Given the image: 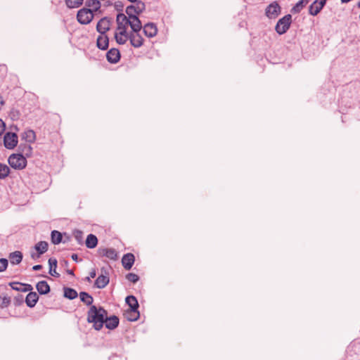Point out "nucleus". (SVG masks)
<instances>
[{"mask_svg":"<svg viewBox=\"0 0 360 360\" xmlns=\"http://www.w3.org/2000/svg\"><path fill=\"white\" fill-rule=\"evenodd\" d=\"M11 300L9 296L6 294H0V307L1 309L8 307L11 304Z\"/></svg>","mask_w":360,"mask_h":360,"instance_id":"2f4dec72","label":"nucleus"},{"mask_svg":"<svg viewBox=\"0 0 360 360\" xmlns=\"http://www.w3.org/2000/svg\"><path fill=\"white\" fill-rule=\"evenodd\" d=\"M84 0H65L66 6L70 8H75L79 7Z\"/></svg>","mask_w":360,"mask_h":360,"instance_id":"f704fd0d","label":"nucleus"},{"mask_svg":"<svg viewBox=\"0 0 360 360\" xmlns=\"http://www.w3.org/2000/svg\"><path fill=\"white\" fill-rule=\"evenodd\" d=\"M5 104V101L3 97L0 95V106H3Z\"/></svg>","mask_w":360,"mask_h":360,"instance_id":"864d4df0","label":"nucleus"},{"mask_svg":"<svg viewBox=\"0 0 360 360\" xmlns=\"http://www.w3.org/2000/svg\"><path fill=\"white\" fill-rule=\"evenodd\" d=\"M143 29L144 34L149 38L156 36L158 33V28L153 22L146 23Z\"/></svg>","mask_w":360,"mask_h":360,"instance_id":"4468645a","label":"nucleus"},{"mask_svg":"<svg viewBox=\"0 0 360 360\" xmlns=\"http://www.w3.org/2000/svg\"><path fill=\"white\" fill-rule=\"evenodd\" d=\"M126 278L133 283H136L139 280V276L136 274H134V273H129L126 275Z\"/></svg>","mask_w":360,"mask_h":360,"instance_id":"58836bf2","label":"nucleus"},{"mask_svg":"<svg viewBox=\"0 0 360 360\" xmlns=\"http://www.w3.org/2000/svg\"><path fill=\"white\" fill-rule=\"evenodd\" d=\"M25 139H28L30 142L34 141L35 139V133L33 130H28L25 133Z\"/></svg>","mask_w":360,"mask_h":360,"instance_id":"37998d69","label":"nucleus"},{"mask_svg":"<svg viewBox=\"0 0 360 360\" xmlns=\"http://www.w3.org/2000/svg\"><path fill=\"white\" fill-rule=\"evenodd\" d=\"M359 8H360V1L357 4Z\"/></svg>","mask_w":360,"mask_h":360,"instance_id":"4d7b16f0","label":"nucleus"},{"mask_svg":"<svg viewBox=\"0 0 360 360\" xmlns=\"http://www.w3.org/2000/svg\"><path fill=\"white\" fill-rule=\"evenodd\" d=\"M41 254H39L38 252H32L31 253V257L34 259H39L40 257H41Z\"/></svg>","mask_w":360,"mask_h":360,"instance_id":"09e8293b","label":"nucleus"},{"mask_svg":"<svg viewBox=\"0 0 360 360\" xmlns=\"http://www.w3.org/2000/svg\"><path fill=\"white\" fill-rule=\"evenodd\" d=\"M8 264V260L6 259H0V272H3L7 269Z\"/></svg>","mask_w":360,"mask_h":360,"instance_id":"c03bdc74","label":"nucleus"},{"mask_svg":"<svg viewBox=\"0 0 360 360\" xmlns=\"http://www.w3.org/2000/svg\"><path fill=\"white\" fill-rule=\"evenodd\" d=\"M292 22V15L290 14H287L277 22L275 30L276 32L281 35L285 34L290 28Z\"/></svg>","mask_w":360,"mask_h":360,"instance_id":"f03ea898","label":"nucleus"},{"mask_svg":"<svg viewBox=\"0 0 360 360\" xmlns=\"http://www.w3.org/2000/svg\"><path fill=\"white\" fill-rule=\"evenodd\" d=\"M8 163L15 169H22L27 165V160L22 154H12L8 158Z\"/></svg>","mask_w":360,"mask_h":360,"instance_id":"7ed1b4c3","label":"nucleus"},{"mask_svg":"<svg viewBox=\"0 0 360 360\" xmlns=\"http://www.w3.org/2000/svg\"><path fill=\"white\" fill-rule=\"evenodd\" d=\"M24 302V297L22 295H18L13 299V304L15 306H20Z\"/></svg>","mask_w":360,"mask_h":360,"instance_id":"79ce46f5","label":"nucleus"},{"mask_svg":"<svg viewBox=\"0 0 360 360\" xmlns=\"http://www.w3.org/2000/svg\"><path fill=\"white\" fill-rule=\"evenodd\" d=\"M107 315L108 312L103 307L91 305L87 312V321L93 323L95 330H100L106 321Z\"/></svg>","mask_w":360,"mask_h":360,"instance_id":"f257e3e1","label":"nucleus"},{"mask_svg":"<svg viewBox=\"0 0 360 360\" xmlns=\"http://www.w3.org/2000/svg\"><path fill=\"white\" fill-rule=\"evenodd\" d=\"M309 3V0H300L292 8L294 13H300L302 8Z\"/></svg>","mask_w":360,"mask_h":360,"instance_id":"c85d7f7f","label":"nucleus"},{"mask_svg":"<svg viewBox=\"0 0 360 360\" xmlns=\"http://www.w3.org/2000/svg\"><path fill=\"white\" fill-rule=\"evenodd\" d=\"M126 13L128 15V18H132L133 16H136L139 14H136V11H135V9H134V5H130V6H128L127 8H126Z\"/></svg>","mask_w":360,"mask_h":360,"instance_id":"4c0bfd02","label":"nucleus"},{"mask_svg":"<svg viewBox=\"0 0 360 360\" xmlns=\"http://www.w3.org/2000/svg\"><path fill=\"white\" fill-rule=\"evenodd\" d=\"M62 238L63 236L60 232L56 230L51 232V239L52 243H53L54 245L59 244L62 241Z\"/></svg>","mask_w":360,"mask_h":360,"instance_id":"7c9ffc66","label":"nucleus"},{"mask_svg":"<svg viewBox=\"0 0 360 360\" xmlns=\"http://www.w3.org/2000/svg\"><path fill=\"white\" fill-rule=\"evenodd\" d=\"M6 129V125L4 122L0 119V136L4 132Z\"/></svg>","mask_w":360,"mask_h":360,"instance_id":"de8ad7c7","label":"nucleus"},{"mask_svg":"<svg viewBox=\"0 0 360 360\" xmlns=\"http://www.w3.org/2000/svg\"><path fill=\"white\" fill-rule=\"evenodd\" d=\"M106 58L110 63H117L120 59V53L117 49L112 48L106 53Z\"/></svg>","mask_w":360,"mask_h":360,"instance_id":"ddd939ff","label":"nucleus"},{"mask_svg":"<svg viewBox=\"0 0 360 360\" xmlns=\"http://www.w3.org/2000/svg\"><path fill=\"white\" fill-rule=\"evenodd\" d=\"M49 244L46 241H40L35 244L34 249L39 254L43 255L48 250Z\"/></svg>","mask_w":360,"mask_h":360,"instance_id":"cd10ccee","label":"nucleus"},{"mask_svg":"<svg viewBox=\"0 0 360 360\" xmlns=\"http://www.w3.org/2000/svg\"><path fill=\"white\" fill-rule=\"evenodd\" d=\"M135 3V5H134L136 14H140L146 8V5L143 2L141 1L137 0Z\"/></svg>","mask_w":360,"mask_h":360,"instance_id":"c9c22d12","label":"nucleus"},{"mask_svg":"<svg viewBox=\"0 0 360 360\" xmlns=\"http://www.w3.org/2000/svg\"><path fill=\"white\" fill-rule=\"evenodd\" d=\"M71 257H72V260H74L75 262H78L79 261L78 255L77 254H72Z\"/></svg>","mask_w":360,"mask_h":360,"instance_id":"603ef678","label":"nucleus"},{"mask_svg":"<svg viewBox=\"0 0 360 360\" xmlns=\"http://www.w3.org/2000/svg\"><path fill=\"white\" fill-rule=\"evenodd\" d=\"M130 44L134 48H139L143 44L144 39L140 34V32L131 31L129 32Z\"/></svg>","mask_w":360,"mask_h":360,"instance_id":"6e6552de","label":"nucleus"},{"mask_svg":"<svg viewBox=\"0 0 360 360\" xmlns=\"http://www.w3.org/2000/svg\"><path fill=\"white\" fill-rule=\"evenodd\" d=\"M130 19L127 17L124 13H118L117 15L116 21L117 24V30H127L129 24H130Z\"/></svg>","mask_w":360,"mask_h":360,"instance_id":"9b49d317","label":"nucleus"},{"mask_svg":"<svg viewBox=\"0 0 360 360\" xmlns=\"http://www.w3.org/2000/svg\"><path fill=\"white\" fill-rule=\"evenodd\" d=\"M96 276V271L95 269H93L90 273H89V276L91 278H95Z\"/></svg>","mask_w":360,"mask_h":360,"instance_id":"8fccbe9b","label":"nucleus"},{"mask_svg":"<svg viewBox=\"0 0 360 360\" xmlns=\"http://www.w3.org/2000/svg\"><path fill=\"white\" fill-rule=\"evenodd\" d=\"M281 12V8L277 1L271 3L265 10V15L270 19L276 18Z\"/></svg>","mask_w":360,"mask_h":360,"instance_id":"39448f33","label":"nucleus"},{"mask_svg":"<svg viewBox=\"0 0 360 360\" xmlns=\"http://www.w3.org/2000/svg\"><path fill=\"white\" fill-rule=\"evenodd\" d=\"M41 269H42V266L41 264H37L32 267V269L34 271H39V270H41Z\"/></svg>","mask_w":360,"mask_h":360,"instance_id":"3c124183","label":"nucleus"},{"mask_svg":"<svg viewBox=\"0 0 360 360\" xmlns=\"http://www.w3.org/2000/svg\"><path fill=\"white\" fill-rule=\"evenodd\" d=\"M73 236L77 243L80 245L83 243V232L80 230H75Z\"/></svg>","mask_w":360,"mask_h":360,"instance_id":"e433bc0d","label":"nucleus"},{"mask_svg":"<svg viewBox=\"0 0 360 360\" xmlns=\"http://www.w3.org/2000/svg\"><path fill=\"white\" fill-rule=\"evenodd\" d=\"M57 259L55 258H50L49 259V274L54 277L60 276V274L56 271V269L57 267Z\"/></svg>","mask_w":360,"mask_h":360,"instance_id":"393cba45","label":"nucleus"},{"mask_svg":"<svg viewBox=\"0 0 360 360\" xmlns=\"http://www.w3.org/2000/svg\"><path fill=\"white\" fill-rule=\"evenodd\" d=\"M326 3V0H315L309 7V13L310 15H316L323 8Z\"/></svg>","mask_w":360,"mask_h":360,"instance_id":"1a4fd4ad","label":"nucleus"},{"mask_svg":"<svg viewBox=\"0 0 360 360\" xmlns=\"http://www.w3.org/2000/svg\"><path fill=\"white\" fill-rule=\"evenodd\" d=\"M38 300L39 296L37 293L36 292H30L27 295L25 302L27 307L32 308L36 305Z\"/></svg>","mask_w":360,"mask_h":360,"instance_id":"dca6fc26","label":"nucleus"},{"mask_svg":"<svg viewBox=\"0 0 360 360\" xmlns=\"http://www.w3.org/2000/svg\"><path fill=\"white\" fill-rule=\"evenodd\" d=\"M125 318L129 321H135L139 318V310L128 309L124 314Z\"/></svg>","mask_w":360,"mask_h":360,"instance_id":"4be33fe9","label":"nucleus"},{"mask_svg":"<svg viewBox=\"0 0 360 360\" xmlns=\"http://www.w3.org/2000/svg\"><path fill=\"white\" fill-rule=\"evenodd\" d=\"M9 258L13 264H18L22 262V254L20 251H15L10 254Z\"/></svg>","mask_w":360,"mask_h":360,"instance_id":"a878e982","label":"nucleus"},{"mask_svg":"<svg viewBox=\"0 0 360 360\" xmlns=\"http://www.w3.org/2000/svg\"><path fill=\"white\" fill-rule=\"evenodd\" d=\"M36 288L40 295H46L50 292V286L46 281H41L36 285Z\"/></svg>","mask_w":360,"mask_h":360,"instance_id":"412c9836","label":"nucleus"},{"mask_svg":"<svg viewBox=\"0 0 360 360\" xmlns=\"http://www.w3.org/2000/svg\"><path fill=\"white\" fill-rule=\"evenodd\" d=\"M125 302L129 305V309L138 310L139 305L136 297L134 295H129L126 297Z\"/></svg>","mask_w":360,"mask_h":360,"instance_id":"b1692460","label":"nucleus"},{"mask_svg":"<svg viewBox=\"0 0 360 360\" xmlns=\"http://www.w3.org/2000/svg\"><path fill=\"white\" fill-rule=\"evenodd\" d=\"M11 288L16 291H21L22 290V283L20 282H11L8 284Z\"/></svg>","mask_w":360,"mask_h":360,"instance_id":"ea45409f","label":"nucleus"},{"mask_svg":"<svg viewBox=\"0 0 360 360\" xmlns=\"http://www.w3.org/2000/svg\"><path fill=\"white\" fill-rule=\"evenodd\" d=\"M85 5L88 8H92V11H97L101 8V2L98 0H86Z\"/></svg>","mask_w":360,"mask_h":360,"instance_id":"473e14b6","label":"nucleus"},{"mask_svg":"<svg viewBox=\"0 0 360 360\" xmlns=\"http://www.w3.org/2000/svg\"><path fill=\"white\" fill-rule=\"evenodd\" d=\"M78 296L77 292L70 288H64V297L69 299L73 300Z\"/></svg>","mask_w":360,"mask_h":360,"instance_id":"c756f323","label":"nucleus"},{"mask_svg":"<svg viewBox=\"0 0 360 360\" xmlns=\"http://www.w3.org/2000/svg\"><path fill=\"white\" fill-rule=\"evenodd\" d=\"M22 292H33V287L30 284L22 283Z\"/></svg>","mask_w":360,"mask_h":360,"instance_id":"49530a36","label":"nucleus"},{"mask_svg":"<svg viewBox=\"0 0 360 360\" xmlns=\"http://www.w3.org/2000/svg\"><path fill=\"white\" fill-rule=\"evenodd\" d=\"M115 34V39L119 44H124L127 40H129V33L127 30H118Z\"/></svg>","mask_w":360,"mask_h":360,"instance_id":"f3484780","label":"nucleus"},{"mask_svg":"<svg viewBox=\"0 0 360 360\" xmlns=\"http://www.w3.org/2000/svg\"><path fill=\"white\" fill-rule=\"evenodd\" d=\"M130 19V24L129 25L130 26L131 31L134 32H140L142 29V24L139 18L137 15L133 16L132 18H129Z\"/></svg>","mask_w":360,"mask_h":360,"instance_id":"6ab92c4d","label":"nucleus"},{"mask_svg":"<svg viewBox=\"0 0 360 360\" xmlns=\"http://www.w3.org/2000/svg\"><path fill=\"white\" fill-rule=\"evenodd\" d=\"M135 257L132 253L124 255L122 259V264L126 270H130L134 263Z\"/></svg>","mask_w":360,"mask_h":360,"instance_id":"2eb2a0df","label":"nucleus"},{"mask_svg":"<svg viewBox=\"0 0 360 360\" xmlns=\"http://www.w3.org/2000/svg\"><path fill=\"white\" fill-rule=\"evenodd\" d=\"M85 244L88 248L92 249L96 248L98 244L97 237L92 233L89 234L86 237Z\"/></svg>","mask_w":360,"mask_h":360,"instance_id":"5701e85b","label":"nucleus"},{"mask_svg":"<svg viewBox=\"0 0 360 360\" xmlns=\"http://www.w3.org/2000/svg\"><path fill=\"white\" fill-rule=\"evenodd\" d=\"M109 39L107 35L101 34L97 38L96 46L101 50H106L108 48Z\"/></svg>","mask_w":360,"mask_h":360,"instance_id":"a211bd4d","label":"nucleus"},{"mask_svg":"<svg viewBox=\"0 0 360 360\" xmlns=\"http://www.w3.org/2000/svg\"><path fill=\"white\" fill-rule=\"evenodd\" d=\"M10 173V168L5 164L0 163V179H5Z\"/></svg>","mask_w":360,"mask_h":360,"instance_id":"72a5a7b5","label":"nucleus"},{"mask_svg":"<svg viewBox=\"0 0 360 360\" xmlns=\"http://www.w3.org/2000/svg\"><path fill=\"white\" fill-rule=\"evenodd\" d=\"M18 144V136L13 132H7L4 137V145L7 149H13Z\"/></svg>","mask_w":360,"mask_h":360,"instance_id":"423d86ee","label":"nucleus"},{"mask_svg":"<svg viewBox=\"0 0 360 360\" xmlns=\"http://www.w3.org/2000/svg\"><path fill=\"white\" fill-rule=\"evenodd\" d=\"M66 272H67V274H69V275H71V276H74V275H75V274H74L73 271H72V270H71V269H68V270H67V271H66Z\"/></svg>","mask_w":360,"mask_h":360,"instance_id":"5fc2aeb1","label":"nucleus"},{"mask_svg":"<svg viewBox=\"0 0 360 360\" xmlns=\"http://www.w3.org/2000/svg\"><path fill=\"white\" fill-rule=\"evenodd\" d=\"M104 323H105V327L108 329L113 330L119 325V318L115 315L110 317L107 316L106 321H105Z\"/></svg>","mask_w":360,"mask_h":360,"instance_id":"aec40b11","label":"nucleus"},{"mask_svg":"<svg viewBox=\"0 0 360 360\" xmlns=\"http://www.w3.org/2000/svg\"><path fill=\"white\" fill-rule=\"evenodd\" d=\"M79 295L80 300L85 304H86L87 306L92 305L94 299L93 297L90 295L88 292H81Z\"/></svg>","mask_w":360,"mask_h":360,"instance_id":"bb28decb","label":"nucleus"},{"mask_svg":"<svg viewBox=\"0 0 360 360\" xmlns=\"http://www.w3.org/2000/svg\"><path fill=\"white\" fill-rule=\"evenodd\" d=\"M10 116L13 120H17L20 117V112L18 110L13 108L10 112Z\"/></svg>","mask_w":360,"mask_h":360,"instance_id":"a18cd8bd","label":"nucleus"},{"mask_svg":"<svg viewBox=\"0 0 360 360\" xmlns=\"http://www.w3.org/2000/svg\"><path fill=\"white\" fill-rule=\"evenodd\" d=\"M91 278L90 276L86 277V281H88V282H90V281H91Z\"/></svg>","mask_w":360,"mask_h":360,"instance_id":"6e6d98bb","label":"nucleus"},{"mask_svg":"<svg viewBox=\"0 0 360 360\" xmlns=\"http://www.w3.org/2000/svg\"><path fill=\"white\" fill-rule=\"evenodd\" d=\"M110 19L108 17H104L98 22L96 30L101 34H105V32L110 30Z\"/></svg>","mask_w":360,"mask_h":360,"instance_id":"f8f14e48","label":"nucleus"},{"mask_svg":"<svg viewBox=\"0 0 360 360\" xmlns=\"http://www.w3.org/2000/svg\"><path fill=\"white\" fill-rule=\"evenodd\" d=\"M101 273L102 274L98 276L94 283V285L99 289L104 288L110 281V278L108 276V273L104 267L101 268Z\"/></svg>","mask_w":360,"mask_h":360,"instance_id":"0eeeda50","label":"nucleus"},{"mask_svg":"<svg viewBox=\"0 0 360 360\" xmlns=\"http://www.w3.org/2000/svg\"><path fill=\"white\" fill-rule=\"evenodd\" d=\"M22 147L23 148L22 149V151L24 153L25 155L29 156L32 153V147L30 146V145L25 144L22 146V144H20L19 148H22Z\"/></svg>","mask_w":360,"mask_h":360,"instance_id":"a19ab883","label":"nucleus"},{"mask_svg":"<svg viewBox=\"0 0 360 360\" xmlns=\"http://www.w3.org/2000/svg\"><path fill=\"white\" fill-rule=\"evenodd\" d=\"M98 254L101 257H105L111 260L117 259V252L113 248H99L98 250Z\"/></svg>","mask_w":360,"mask_h":360,"instance_id":"9d476101","label":"nucleus"},{"mask_svg":"<svg viewBox=\"0 0 360 360\" xmlns=\"http://www.w3.org/2000/svg\"><path fill=\"white\" fill-rule=\"evenodd\" d=\"M94 18L93 11L91 8H83L78 11L77 19L82 25H87L91 22Z\"/></svg>","mask_w":360,"mask_h":360,"instance_id":"20e7f679","label":"nucleus"}]
</instances>
